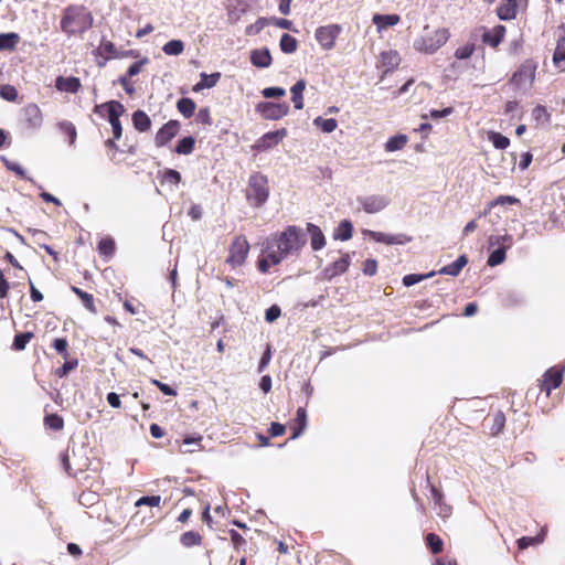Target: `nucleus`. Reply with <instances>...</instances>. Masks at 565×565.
<instances>
[{
  "mask_svg": "<svg viewBox=\"0 0 565 565\" xmlns=\"http://www.w3.org/2000/svg\"><path fill=\"white\" fill-rule=\"evenodd\" d=\"M265 244L271 247V264L278 265L289 255L298 253L305 246L306 237L300 227L289 225L282 232L267 238Z\"/></svg>",
  "mask_w": 565,
  "mask_h": 565,
  "instance_id": "f257e3e1",
  "label": "nucleus"
},
{
  "mask_svg": "<svg viewBox=\"0 0 565 565\" xmlns=\"http://www.w3.org/2000/svg\"><path fill=\"white\" fill-rule=\"evenodd\" d=\"M92 12L83 4H71L63 11L60 28L68 36L83 34L93 26Z\"/></svg>",
  "mask_w": 565,
  "mask_h": 565,
  "instance_id": "f03ea898",
  "label": "nucleus"
},
{
  "mask_svg": "<svg viewBox=\"0 0 565 565\" xmlns=\"http://www.w3.org/2000/svg\"><path fill=\"white\" fill-rule=\"evenodd\" d=\"M448 29H430L425 26L423 33L414 41V49L420 53L433 54L449 39Z\"/></svg>",
  "mask_w": 565,
  "mask_h": 565,
  "instance_id": "7ed1b4c3",
  "label": "nucleus"
},
{
  "mask_svg": "<svg viewBox=\"0 0 565 565\" xmlns=\"http://www.w3.org/2000/svg\"><path fill=\"white\" fill-rule=\"evenodd\" d=\"M247 201L255 207H260L269 196L268 178L260 172H255L249 177L245 190Z\"/></svg>",
  "mask_w": 565,
  "mask_h": 565,
  "instance_id": "20e7f679",
  "label": "nucleus"
},
{
  "mask_svg": "<svg viewBox=\"0 0 565 565\" xmlns=\"http://www.w3.org/2000/svg\"><path fill=\"white\" fill-rule=\"evenodd\" d=\"M94 113L99 115L103 118H107L109 121L113 135L115 139H120L122 136V127L120 122V116L125 113L124 105L118 100H110L103 103L100 105H96L94 107Z\"/></svg>",
  "mask_w": 565,
  "mask_h": 565,
  "instance_id": "39448f33",
  "label": "nucleus"
},
{
  "mask_svg": "<svg viewBox=\"0 0 565 565\" xmlns=\"http://www.w3.org/2000/svg\"><path fill=\"white\" fill-rule=\"evenodd\" d=\"M249 243L244 235H236L228 246V256L225 260L232 268L242 266L249 253Z\"/></svg>",
  "mask_w": 565,
  "mask_h": 565,
  "instance_id": "423d86ee",
  "label": "nucleus"
},
{
  "mask_svg": "<svg viewBox=\"0 0 565 565\" xmlns=\"http://www.w3.org/2000/svg\"><path fill=\"white\" fill-rule=\"evenodd\" d=\"M565 367L564 366H553L545 371L542 379L539 380L540 391L544 392L546 397L550 396L551 392L561 386L563 382Z\"/></svg>",
  "mask_w": 565,
  "mask_h": 565,
  "instance_id": "0eeeda50",
  "label": "nucleus"
},
{
  "mask_svg": "<svg viewBox=\"0 0 565 565\" xmlns=\"http://www.w3.org/2000/svg\"><path fill=\"white\" fill-rule=\"evenodd\" d=\"M341 31V25L337 23L322 25L316 30L315 38L323 50L329 51L334 47Z\"/></svg>",
  "mask_w": 565,
  "mask_h": 565,
  "instance_id": "6e6552de",
  "label": "nucleus"
},
{
  "mask_svg": "<svg viewBox=\"0 0 565 565\" xmlns=\"http://www.w3.org/2000/svg\"><path fill=\"white\" fill-rule=\"evenodd\" d=\"M256 109L263 118L268 120H278L288 114L289 106L286 103L276 104L270 102H263L256 106Z\"/></svg>",
  "mask_w": 565,
  "mask_h": 565,
  "instance_id": "1a4fd4ad",
  "label": "nucleus"
},
{
  "mask_svg": "<svg viewBox=\"0 0 565 565\" xmlns=\"http://www.w3.org/2000/svg\"><path fill=\"white\" fill-rule=\"evenodd\" d=\"M426 480L435 503V510L437 511V515L444 520L448 519L452 513L451 505L446 503L443 491L430 482L429 475H427Z\"/></svg>",
  "mask_w": 565,
  "mask_h": 565,
  "instance_id": "9d476101",
  "label": "nucleus"
},
{
  "mask_svg": "<svg viewBox=\"0 0 565 565\" xmlns=\"http://www.w3.org/2000/svg\"><path fill=\"white\" fill-rule=\"evenodd\" d=\"M96 57V64L104 67L109 60H115L118 55V50L114 42L102 38L98 47L93 52Z\"/></svg>",
  "mask_w": 565,
  "mask_h": 565,
  "instance_id": "9b49d317",
  "label": "nucleus"
},
{
  "mask_svg": "<svg viewBox=\"0 0 565 565\" xmlns=\"http://www.w3.org/2000/svg\"><path fill=\"white\" fill-rule=\"evenodd\" d=\"M287 136V129L281 128L275 131H269L258 138L253 145V149L256 151H266L277 146Z\"/></svg>",
  "mask_w": 565,
  "mask_h": 565,
  "instance_id": "f8f14e48",
  "label": "nucleus"
},
{
  "mask_svg": "<svg viewBox=\"0 0 565 565\" xmlns=\"http://www.w3.org/2000/svg\"><path fill=\"white\" fill-rule=\"evenodd\" d=\"M536 64L532 60H526L520 65L518 71L512 76V82L516 86L532 84L535 77Z\"/></svg>",
  "mask_w": 565,
  "mask_h": 565,
  "instance_id": "ddd939ff",
  "label": "nucleus"
},
{
  "mask_svg": "<svg viewBox=\"0 0 565 565\" xmlns=\"http://www.w3.org/2000/svg\"><path fill=\"white\" fill-rule=\"evenodd\" d=\"M180 122L171 119L166 122L156 134L154 143L157 147L167 146L179 132Z\"/></svg>",
  "mask_w": 565,
  "mask_h": 565,
  "instance_id": "4468645a",
  "label": "nucleus"
},
{
  "mask_svg": "<svg viewBox=\"0 0 565 565\" xmlns=\"http://www.w3.org/2000/svg\"><path fill=\"white\" fill-rule=\"evenodd\" d=\"M23 120L28 128L36 129L42 125L43 116L40 107L29 104L23 108Z\"/></svg>",
  "mask_w": 565,
  "mask_h": 565,
  "instance_id": "2eb2a0df",
  "label": "nucleus"
},
{
  "mask_svg": "<svg viewBox=\"0 0 565 565\" xmlns=\"http://www.w3.org/2000/svg\"><path fill=\"white\" fill-rule=\"evenodd\" d=\"M369 235L373 241L384 243L386 245H403L412 241V237L406 234L391 235L382 232L370 231Z\"/></svg>",
  "mask_w": 565,
  "mask_h": 565,
  "instance_id": "dca6fc26",
  "label": "nucleus"
},
{
  "mask_svg": "<svg viewBox=\"0 0 565 565\" xmlns=\"http://www.w3.org/2000/svg\"><path fill=\"white\" fill-rule=\"evenodd\" d=\"M350 266V256L349 254H344L338 260L333 262L329 266H327L323 270L324 276L329 279L344 274Z\"/></svg>",
  "mask_w": 565,
  "mask_h": 565,
  "instance_id": "f3484780",
  "label": "nucleus"
},
{
  "mask_svg": "<svg viewBox=\"0 0 565 565\" xmlns=\"http://www.w3.org/2000/svg\"><path fill=\"white\" fill-rule=\"evenodd\" d=\"M505 32L507 29L504 25H495L493 29L488 30L482 34V42L491 47H497L503 41Z\"/></svg>",
  "mask_w": 565,
  "mask_h": 565,
  "instance_id": "a211bd4d",
  "label": "nucleus"
},
{
  "mask_svg": "<svg viewBox=\"0 0 565 565\" xmlns=\"http://www.w3.org/2000/svg\"><path fill=\"white\" fill-rule=\"evenodd\" d=\"M55 87L61 92L75 94L81 89L82 84L81 79L75 76H57L55 79Z\"/></svg>",
  "mask_w": 565,
  "mask_h": 565,
  "instance_id": "6ab92c4d",
  "label": "nucleus"
},
{
  "mask_svg": "<svg viewBox=\"0 0 565 565\" xmlns=\"http://www.w3.org/2000/svg\"><path fill=\"white\" fill-rule=\"evenodd\" d=\"M271 62V54L267 47L256 49L250 52V63L256 67H268L270 66Z\"/></svg>",
  "mask_w": 565,
  "mask_h": 565,
  "instance_id": "aec40b11",
  "label": "nucleus"
},
{
  "mask_svg": "<svg viewBox=\"0 0 565 565\" xmlns=\"http://www.w3.org/2000/svg\"><path fill=\"white\" fill-rule=\"evenodd\" d=\"M516 0H502L497 8V14L500 20H512L516 17Z\"/></svg>",
  "mask_w": 565,
  "mask_h": 565,
  "instance_id": "412c9836",
  "label": "nucleus"
},
{
  "mask_svg": "<svg viewBox=\"0 0 565 565\" xmlns=\"http://www.w3.org/2000/svg\"><path fill=\"white\" fill-rule=\"evenodd\" d=\"M307 231L310 234L311 248L313 250L322 249L324 247V245H326V237H324L322 231L320 230V227L317 226L316 224L308 223L307 224Z\"/></svg>",
  "mask_w": 565,
  "mask_h": 565,
  "instance_id": "4be33fe9",
  "label": "nucleus"
},
{
  "mask_svg": "<svg viewBox=\"0 0 565 565\" xmlns=\"http://www.w3.org/2000/svg\"><path fill=\"white\" fill-rule=\"evenodd\" d=\"M399 63L401 56L397 51L390 50L381 53V64L385 67V73L396 70Z\"/></svg>",
  "mask_w": 565,
  "mask_h": 565,
  "instance_id": "5701e85b",
  "label": "nucleus"
},
{
  "mask_svg": "<svg viewBox=\"0 0 565 565\" xmlns=\"http://www.w3.org/2000/svg\"><path fill=\"white\" fill-rule=\"evenodd\" d=\"M307 427V413L305 407H299L296 413L294 425L291 426L292 435L291 439L298 438Z\"/></svg>",
  "mask_w": 565,
  "mask_h": 565,
  "instance_id": "b1692460",
  "label": "nucleus"
},
{
  "mask_svg": "<svg viewBox=\"0 0 565 565\" xmlns=\"http://www.w3.org/2000/svg\"><path fill=\"white\" fill-rule=\"evenodd\" d=\"M132 125L139 132H146L151 128V119L146 111L138 109L132 114Z\"/></svg>",
  "mask_w": 565,
  "mask_h": 565,
  "instance_id": "393cba45",
  "label": "nucleus"
},
{
  "mask_svg": "<svg viewBox=\"0 0 565 565\" xmlns=\"http://www.w3.org/2000/svg\"><path fill=\"white\" fill-rule=\"evenodd\" d=\"M201 79L200 82H198L194 86H193V90L194 92H201L205 88H212L214 87L220 78H221V73L220 72H215V73H212V74H206V73H201L200 75Z\"/></svg>",
  "mask_w": 565,
  "mask_h": 565,
  "instance_id": "a878e982",
  "label": "nucleus"
},
{
  "mask_svg": "<svg viewBox=\"0 0 565 565\" xmlns=\"http://www.w3.org/2000/svg\"><path fill=\"white\" fill-rule=\"evenodd\" d=\"M468 264V257L466 255H460L455 262L444 266L439 274L449 275V276H458L462 268Z\"/></svg>",
  "mask_w": 565,
  "mask_h": 565,
  "instance_id": "bb28decb",
  "label": "nucleus"
},
{
  "mask_svg": "<svg viewBox=\"0 0 565 565\" xmlns=\"http://www.w3.org/2000/svg\"><path fill=\"white\" fill-rule=\"evenodd\" d=\"M72 292H74L82 301L83 306L90 312L97 313V307L95 305V298L92 294H88L76 286H71Z\"/></svg>",
  "mask_w": 565,
  "mask_h": 565,
  "instance_id": "cd10ccee",
  "label": "nucleus"
},
{
  "mask_svg": "<svg viewBox=\"0 0 565 565\" xmlns=\"http://www.w3.org/2000/svg\"><path fill=\"white\" fill-rule=\"evenodd\" d=\"M520 203V200L515 196H512V195H499L498 198H495L494 200H492L491 202H489L487 209L479 214V216H486L490 213V211L495 207L497 205H514V204H519Z\"/></svg>",
  "mask_w": 565,
  "mask_h": 565,
  "instance_id": "c85d7f7f",
  "label": "nucleus"
},
{
  "mask_svg": "<svg viewBox=\"0 0 565 565\" xmlns=\"http://www.w3.org/2000/svg\"><path fill=\"white\" fill-rule=\"evenodd\" d=\"M19 42L20 35L18 33H0V51H14Z\"/></svg>",
  "mask_w": 565,
  "mask_h": 565,
  "instance_id": "c756f323",
  "label": "nucleus"
},
{
  "mask_svg": "<svg viewBox=\"0 0 565 565\" xmlns=\"http://www.w3.org/2000/svg\"><path fill=\"white\" fill-rule=\"evenodd\" d=\"M408 142V137L403 134H398L387 139L384 145V149L387 152H394L397 150H402Z\"/></svg>",
  "mask_w": 565,
  "mask_h": 565,
  "instance_id": "7c9ffc66",
  "label": "nucleus"
},
{
  "mask_svg": "<svg viewBox=\"0 0 565 565\" xmlns=\"http://www.w3.org/2000/svg\"><path fill=\"white\" fill-rule=\"evenodd\" d=\"M306 88V82L303 79H299L290 89L291 99L296 109L303 108V90Z\"/></svg>",
  "mask_w": 565,
  "mask_h": 565,
  "instance_id": "2f4dec72",
  "label": "nucleus"
},
{
  "mask_svg": "<svg viewBox=\"0 0 565 565\" xmlns=\"http://www.w3.org/2000/svg\"><path fill=\"white\" fill-rule=\"evenodd\" d=\"M401 18L397 14H374L373 23L379 29H385L387 26H393L399 22Z\"/></svg>",
  "mask_w": 565,
  "mask_h": 565,
  "instance_id": "473e14b6",
  "label": "nucleus"
},
{
  "mask_svg": "<svg viewBox=\"0 0 565 565\" xmlns=\"http://www.w3.org/2000/svg\"><path fill=\"white\" fill-rule=\"evenodd\" d=\"M177 108L185 118H191L194 115L196 105L193 99L182 97L178 100Z\"/></svg>",
  "mask_w": 565,
  "mask_h": 565,
  "instance_id": "72a5a7b5",
  "label": "nucleus"
},
{
  "mask_svg": "<svg viewBox=\"0 0 565 565\" xmlns=\"http://www.w3.org/2000/svg\"><path fill=\"white\" fill-rule=\"evenodd\" d=\"M194 148L195 139L192 136H186L178 141L174 151L178 154H190L193 152Z\"/></svg>",
  "mask_w": 565,
  "mask_h": 565,
  "instance_id": "f704fd0d",
  "label": "nucleus"
},
{
  "mask_svg": "<svg viewBox=\"0 0 565 565\" xmlns=\"http://www.w3.org/2000/svg\"><path fill=\"white\" fill-rule=\"evenodd\" d=\"M513 244V237L510 234L504 235H491L489 237V246L490 247H501L503 249H509Z\"/></svg>",
  "mask_w": 565,
  "mask_h": 565,
  "instance_id": "c9c22d12",
  "label": "nucleus"
},
{
  "mask_svg": "<svg viewBox=\"0 0 565 565\" xmlns=\"http://www.w3.org/2000/svg\"><path fill=\"white\" fill-rule=\"evenodd\" d=\"M553 62L557 67L565 70V35L557 41L556 49L553 54Z\"/></svg>",
  "mask_w": 565,
  "mask_h": 565,
  "instance_id": "e433bc0d",
  "label": "nucleus"
},
{
  "mask_svg": "<svg viewBox=\"0 0 565 565\" xmlns=\"http://www.w3.org/2000/svg\"><path fill=\"white\" fill-rule=\"evenodd\" d=\"M279 46L284 53L291 54L296 52L298 47V41L292 35L284 33L280 38Z\"/></svg>",
  "mask_w": 565,
  "mask_h": 565,
  "instance_id": "4c0bfd02",
  "label": "nucleus"
},
{
  "mask_svg": "<svg viewBox=\"0 0 565 565\" xmlns=\"http://www.w3.org/2000/svg\"><path fill=\"white\" fill-rule=\"evenodd\" d=\"M425 542H426L427 547L434 555L443 552L444 542L437 534L428 533L425 536Z\"/></svg>",
  "mask_w": 565,
  "mask_h": 565,
  "instance_id": "58836bf2",
  "label": "nucleus"
},
{
  "mask_svg": "<svg viewBox=\"0 0 565 565\" xmlns=\"http://www.w3.org/2000/svg\"><path fill=\"white\" fill-rule=\"evenodd\" d=\"M180 543L185 547H192L202 544V536L200 533L194 531L184 532L180 536Z\"/></svg>",
  "mask_w": 565,
  "mask_h": 565,
  "instance_id": "ea45409f",
  "label": "nucleus"
},
{
  "mask_svg": "<svg viewBox=\"0 0 565 565\" xmlns=\"http://www.w3.org/2000/svg\"><path fill=\"white\" fill-rule=\"evenodd\" d=\"M353 234V226L352 223L348 220H343L340 222L337 233L334 235V238L341 239V241H348L352 237Z\"/></svg>",
  "mask_w": 565,
  "mask_h": 565,
  "instance_id": "a19ab883",
  "label": "nucleus"
},
{
  "mask_svg": "<svg viewBox=\"0 0 565 565\" xmlns=\"http://www.w3.org/2000/svg\"><path fill=\"white\" fill-rule=\"evenodd\" d=\"M366 213H376L385 206V202L380 198H367L362 203Z\"/></svg>",
  "mask_w": 565,
  "mask_h": 565,
  "instance_id": "79ce46f5",
  "label": "nucleus"
},
{
  "mask_svg": "<svg viewBox=\"0 0 565 565\" xmlns=\"http://www.w3.org/2000/svg\"><path fill=\"white\" fill-rule=\"evenodd\" d=\"M97 249L102 256L110 257L116 249L115 241L110 237L103 238L99 241Z\"/></svg>",
  "mask_w": 565,
  "mask_h": 565,
  "instance_id": "37998d69",
  "label": "nucleus"
},
{
  "mask_svg": "<svg viewBox=\"0 0 565 565\" xmlns=\"http://www.w3.org/2000/svg\"><path fill=\"white\" fill-rule=\"evenodd\" d=\"M34 338L32 332H23L15 334L12 343V349L14 351H22L25 349L26 344Z\"/></svg>",
  "mask_w": 565,
  "mask_h": 565,
  "instance_id": "c03bdc74",
  "label": "nucleus"
},
{
  "mask_svg": "<svg viewBox=\"0 0 565 565\" xmlns=\"http://www.w3.org/2000/svg\"><path fill=\"white\" fill-rule=\"evenodd\" d=\"M313 125L320 128L323 132H332L338 127V121L334 118L324 119L322 117H317L313 120Z\"/></svg>",
  "mask_w": 565,
  "mask_h": 565,
  "instance_id": "a18cd8bd",
  "label": "nucleus"
},
{
  "mask_svg": "<svg viewBox=\"0 0 565 565\" xmlns=\"http://www.w3.org/2000/svg\"><path fill=\"white\" fill-rule=\"evenodd\" d=\"M44 425L52 430L58 431L64 427V419L57 414H49L44 417Z\"/></svg>",
  "mask_w": 565,
  "mask_h": 565,
  "instance_id": "49530a36",
  "label": "nucleus"
},
{
  "mask_svg": "<svg viewBox=\"0 0 565 565\" xmlns=\"http://www.w3.org/2000/svg\"><path fill=\"white\" fill-rule=\"evenodd\" d=\"M270 24V19L260 17L256 20L255 23L248 25L245 30L246 35H256L259 34L263 29Z\"/></svg>",
  "mask_w": 565,
  "mask_h": 565,
  "instance_id": "de8ad7c7",
  "label": "nucleus"
},
{
  "mask_svg": "<svg viewBox=\"0 0 565 565\" xmlns=\"http://www.w3.org/2000/svg\"><path fill=\"white\" fill-rule=\"evenodd\" d=\"M183 50L184 44L181 40H171L167 42L162 47V51L167 55H180L183 52Z\"/></svg>",
  "mask_w": 565,
  "mask_h": 565,
  "instance_id": "09e8293b",
  "label": "nucleus"
},
{
  "mask_svg": "<svg viewBox=\"0 0 565 565\" xmlns=\"http://www.w3.org/2000/svg\"><path fill=\"white\" fill-rule=\"evenodd\" d=\"M78 366V360L77 359H67L65 360L64 364L61 366V367H57L55 371H54V374L62 379V377H65L70 372H72L73 370H75L76 367Z\"/></svg>",
  "mask_w": 565,
  "mask_h": 565,
  "instance_id": "8fccbe9b",
  "label": "nucleus"
},
{
  "mask_svg": "<svg viewBox=\"0 0 565 565\" xmlns=\"http://www.w3.org/2000/svg\"><path fill=\"white\" fill-rule=\"evenodd\" d=\"M505 253H507L505 249H503L501 247H497L495 249H493L490 253L487 264L490 267H494V266L502 264L505 260Z\"/></svg>",
  "mask_w": 565,
  "mask_h": 565,
  "instance_id": "3c124183",
  "label": "nucleus"
},
{
  "mask_svg": "<svg viewBox=\"0 0 565 565\" xmlns=\"http://www.w3.org/2000/svg\"><path fill=\"white\" fill-rule=\"evenodd\" d=\"M492 426L491 433L493 435L499 434L505 425V416L501 411L495 412L491 415Z\"/></svg>",
  "mask_w": 565,
  "mask_h": 565,
  "instance_id": "603ef678",
  "label": "nucleus"
},
{
  "mask_svg": "<svg viewBox=\"0 0 565 565\" xmlns=\"http://www.w3.org/2000/svg\"><path fill=\"white\" fill-rule=\"evenodd\" d=\"M53 349L62 355L64 360H67L70 358L68 353V341L66 338H56L52 342Z\"/></svg>",
  "mask_w": 565,
  "mask_h": 565,
  "instance_id": "864d4df0",
  "label": "nucleus"
},
{
  "mask_svg": "<svg viewBox=\"0 0 565 565\" xmlns=\"http://www.w3.org/2000/svg\"><path fill=\"white\" fill-rule=\"evenodd\" d=\"M271 252V247H268L266 244H264V257L258 259L257 267L260 273L266 274L269 270V267L273 265L271 259L269 258Z\"/></svg>",
  "mask_w": 565,
  "mask_h": 565,
  "instance_id": "5fc2aeb1",
  "label": "nucleus"
},
{
  "mask_svg": "<svg viewBox=\"0 0 565 565\" xmlns=\"http://www.w3.org/2000/svg\"><path fill=\"white\" fill-rule=\"evenodd\" d=\"M475 50H476V45L473 43H466V44L459 46L455 51V57L457 60H467V58L471 57Z\"/></svg>",
  "mask_w": 565,
  "mask_h": 565,
  "instance_id": "6e6d98bb",
  "label": "nucleus"
},
{
  "mask_svg": "<svg viewBox=\"0 0 565 565\" xmlns=\"http://www.w3.org/2000/svg\"><path fill=\"white\" fill-rule=\"evenodd\" d=\"M0 96L8 102H15L18 98V90L10 84L0 85Z\"/></svg>",
  "mask_w": 565,
  "mask_h": 565,
  "instance_id": "4d7b16f0",
  "label": "nucleus"
},
{
  "mask_svg": "<svg viewBox=\"0 0 565 565\" xmlns=\"http://www.w3.org/2000/svg\"><path fill=\"white\" fill-rule=\"evenodd\" d=\"M489 139L492 141L494 148H497V149H505L510 145L509 138L501 135L500 132L492 131L489 135Z\"/></svg>",
  "mask_w": 565,
  "mask_h": 565,
  "instance_id": "13d9d810",
  "label": "nucleus"
},
{
  "mask_svg": "<svg viewBox=\"0 0 565 565\" xmlns=\"http://www.w3.org/2000/svg\"><path fill=\"white\" fill-rule=\"evenodd\" d=\"M532 116L539 122H548L551 119V115L547 113L546 108L542 105H537L533 109Z\"/></svg>",
  "mask_w": 565,
  "mask_h": 565,
  "instance_id": "bf43d9fd",
  "label": "nucleus"
},
{
  "mask_svg": "<svg viewBox=\"0 0 565 565\" xmlns=\"http://www.w3.org/2000/svg\"><path fill=\"white\" fill-rule=\"evenodd\" d=\"M160 502H161L160 495H147V497H141L140 499H138L136 501L135 505L136 507H141V505L159 507Z\"/></svg>",
  "mask_w": 565,
  "mask_h": 565,
  "instance_id": "052dcab7",
  "label": "nucleus"
},
{
  "mask_svg": "<svg viewBox=\"0 0 565 565\" xmlns=\"http://www.w3.org/2000/svg\"><path fill=\"white\" fill-rule=\"evenodd\" d=\"M148 62H149L148 57H142L140 61H138V62H136V63L131 64V65L128 67V70H127V72H126V74H125V75H127V76H129V77H134V76H136L137 74H139V73L142 71V67H143L146 64H148Z\"/></svg>",
  "mask_w": 565,
  "mask_h": 565,
  "instance_id": "680f3d73",
  "label": "nucleus"
},
{
  "mask_svg": "<svg viewBox=\"0 0 565 565\" xmlns=\"http://www.w3.org/2000/svg\"><path fill=\"white\" fill-rule=\"evenodd\" d=\"M162 182H170L173 184H179L181 182V174L177 170L167 169L163 172Z\"/></svg>",
  "mask_w": 565,
  "mask_h": 565,
  "instance_id": "e2e57ef3",
  "label": "nucleus"
},
{
  "mask_svg": "<svg viewBox=\"0 0 565 565\" xmlns=\"http://www.w3.org/2000/svg\"><path fill=\"white\" fill-rule=\"evenodd\" d=\"M1 160L8 170L14 172L20 178H25L24 169L19 163L12 162L6 157H2Z\"/></svg>",
  "mask_w": 565,
  "mask_h": 565,
  "instance_id": "0e129e2a",
  "label": "nucleus"
},
{
  "mask_svg": "<svg viewBox=\"0 0 565 565\" xmlns=\"http://www.w3.org/2000/svg\"><path fill=\"white\" fill-rule=\"evenodd\" d=\"M196 121L199 124H202L204 126H211L212 125V117L210 114V109L207 107L201 108L196 114Z\"/></svg>",
  "mask_w": 565,
  "mask_h": 565,
  "instance_id": "69168bd1",
  "label": "nucleus"
},
{
  "mask_svg": "<svg viewBox=\"0 0 565 565\" xmlns=\"http://www.w3.org/2000/svg\"><path fill=\"white\" fill-rule=\"evenodd\" d=\"M233 546L239 550L246 544V540L235 530L228 532Z\"/></svg>",
  "mask_w": 565,
  "mask_h": 565,
  "instance_id": "338daca9",
  "label": "nucleus"
},
{
  "mask_svg": "<svg viewBox=\"0 0 565 565\" xmlns=\"http://www.w3.org/2000/svg\"><path fill=\"white\" fill-rule=\"evenodd\" d=\"M262 94L265 98H277L282 97L286 92L280 87H267L262 92Z\"/></svg>",
  "mask_w": 565,
  "mask_h": 565,
  "instance_id": "774afa93",
  "label": "nucleus"
}]
</instances>
